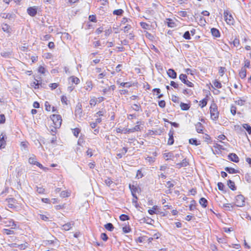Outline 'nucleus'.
I'll list each match as a JSON object with an SVG mask.
<instances>
[{"label":"nucleus","mask_w":251,"mask_h":251,"mask_svg":"<svg viewBox=\"0 0 251 251\" xmlns=\"http://www.w3.org/2000/svg\"><path fill=\"white\" fill-rule=\"evenodd\" d=\"M100 238H101L102 240H103L104 241H106L108 239L107 235L104 233L101 234Z\"/></svg>","instance_id":"63"},{"label":"nucleus","mask_w":251,"mask_h":251,"mask_svg":"<svg viewBox=\"0 0 251 251\" xmlns=\"http://www.w3.org/2000/svg\"><path fill=\"white\" fill-rule=\"evenodd\" d=\"M189 143L196 146L199 145V144L197 143V140L193 138L189 139Z\"/></svg>","instance_id":"56"},{"label":"nucleus","mask_w":251,"mask_h":251,"mask_svg":"<svg viewBox=\"0 0 251 251\" xmlns=\"http://www.w3.org/2000/svg\"><path fill=\"white\" fill-rule=\"evenodd\" d=\"M1 28L4 32L8 34H10L11 33V28L7 24H2L1 25Z\"/></svg>","instance_id":"11"},{"label":"nucleus","mask_w":251,"mask_h":251,"mask_svg":"<svg viewBox=\"0 0 251 251\" xmlns=\"http://www.w3.org/2000/svg\"><path fill=\"white\" fill-rule=\"evenodd\" d=\"M245 101L244 100H242L241 99H238V100L235 101V103L238 105H243L245 103Z\"/></svg>","instance_id":"46"},{"label":"nucleus","mask_w":251,"mask_h":251,"mask_svg":"<svg viewBox=\"0 0 251 251\" xmlns=\"http://www.w3.org/2000/svg\"><path fill=\"white\" fill-rule=\"evenodd\" d=\"M159 106L161 108H164L165 107L166 103L164 100H160L158 103Z\"/></svg>","instance_id":"64"},{"label":"nucleus","mask_w":251,"mask_h":251,"mask_svg":"<svg viewBox=\"0 0 251 251\" xmlns=\"http://www.w3.org/2000/svg\"><path fill=\"white\" fill-rule=\"evenodd\" d=\"M211 32L212 35L215 37H219L220 36V33L216 28H212L211 29Z\"/></svg>","instance_id":"20"},{"label":"nucleus","mask_w":251,"mask_h":251,"mask_svg":"<svg viewBox=\"0 0 251 251\" xmlns=\"http://www.w3.org/2000/svg\"><path fill=\"white\" fill-rule=\"evenodd\" d=\"M239 40L235 38L232 42V44L234 47H237L239 45Z\"/></svg>","instance_id":"58"},{"label":"nucleus","mask_w":251,"mask_h":251,"mask_svg":"<svg viewBox=\"0 0 251 251\" xmlns=\"http://www.w3.org/2000/svg\"><path fill=\"white\" fill-rule=\"evenodd\" d=\"M36 160V157L34 155H32L30 157H29L28 159V162L32 165H36V162H37Z\"/></svg>","instance_id":"31"},{"label":"nucleus","mask_w":251,"mask_h":251,"mask_svg":"<svg viewBox=\"0 0 251 251\" xmlns=\"http://www.w3.org/2000/svg\"><path fill=\"white\" fill-rule=\"evenodd\" d=\"M211 118L212 120H217L219 117V111L216 104L214 103L211 104L210 107Z\"/></svg>","instance_id":"1"},{"label":"nucleus","mask_w":251,"mask_h":251,"mask_svg":"<svg viewBox=\"0 0 251 251\" xmlns=\"http://www.w3.org/2000/svg\"><path fill=\"white\" fill-rule=\"evenodd\" d=\"M180 108L182 110H187L189 109L190 106L187 103L181 102L180 104Z\"/></svg>","instance_id":"33"},{"label":"nucleus","mask_w":251,"mask_h":251,"mask_svg":"<svg viewBox=\"0 0 251 251\" xmlns=\"http://www.w3.org/2000/svg\"><path fill=\"white\" fill-rule=\"evenodd\" d=\"M75 114L77 120H82L84 114L82 110V105L80 103H78L75 107Z\"/></svg>","instance_id":"2"},{"label":"nucleus","mask_w":251,"mask_h":251,"mask_svg":"<svg viewBox=\"0 0 251 251\" xmlns=\"http://www.w3.org/2000/svg\"><path fill=\"white\" fill-rule=\"evenodd\" d=\"M230 112L233 115H235L236 112V108L233 105H231L230 107Z\"/></svg>","instance_id":"55"},{"label":"nucleus","mask_w":251,"mask_h":251,"mask_svg":"<svg viewBox=\"0 0 251 251\" xmlns=\"http://www.w3.org/2000/svg\"><path fill=\"white\" fill-rule=\"evenodd\" d=\"M206 104H207V100L206 99H204L200 101V106L201 108L204 107L205 106H206Z\"/></svg>","instance_id":"41"},{"label":"nucleus","mask_w":251,"mask_h":251,"mask_svg":"<svg viewBox=\"0 0 251 251\" xmlns=\"http://www.w3.org/2000/svg\"><path fill=\"white\" fill-rule=\"evenodd\" d=\"M169 138L168 141V144L172 145L174 144L173 132L170 131L169 133Z\"/></svg>","instance_id":"24"},{"label":"nucleus","mask_w":251,"mask_h":251,"mask_svg":"<svg viewBox=\"0 0 251 251\" xmlns=\"http://www.w3.org/2000/svg\"><path fill=\"white\" fill-rule=\"evenodd\" d=\"M213 86H212V87H216L217 88H221L222 87V85L221 83V82L217 80H215L213 82Z\"/></svg>","instance_id":"29"},{"label":"nucleus","mask_w":251,"mask_h":251,"mask_svg":"<svg viewBox=\"0 0 251 251\" xmlns=\"http://www.w3.org/2000/svg\"><path fill=\"white\" fill-rule=\"evenodd\" d=\"M74 226V222H71L67 223L62 226V229L64 230L65 231H68L70 229L72 228V227Z\"/></svg>","instance_id":"9"},{"label":"nucleus","mask_w":251,"mask_h":251,"mask_svg":"<svg viewBox=\"0 0 251 251\" xmlns=\"http://www.w3.org/2000/svg\"><path fill=\"white\" fill-rule=\"evenodd\" d=\"M18 248L20 250H25L28 247V244L27 243H25V244H21V245H18Z\"/></svg>","instance_id":"47"},{"label":"nucleus","mask_w":251,"mask_h":251,"mask_svg":"<svg viewBox=\"0 0 251 251\" xmlns=\"http://www.w3.org/2000/svg\"><path fill=\"white\" fill-rule=\"evenodd\" d=\"M188 165V162L186 159H184L181 162L176 164V166L178 168H180L181 167H186Z\"/></svg>","instance_id":"19"},{"label":"nucleus","mask_w":251,"mask_h":251,"mask_svg":"<svg viewBox=\"0 0 251 251\" xmlns=\"http://www.w3.org/2000/svg\"><path fill=\"white\" fill-rule=\"evenodd\" d=\"M132 109L135 110V111H138L140 110V106L137 104H134L133 105V106H132Z\"/></svg>","instance_id":"57"},{"label":"nucleus","mask_w":251,"mask_h":251,"mask_svg":"<svg viewBox=\"0 0 251 251\" xmlns=\"http://www.w3.org/2000/svg\"><path fill=\"white\" fill-rule=\"evenodd\" d=\"M67 98L65 96H63L61 97V101L63 103L65 104H67Z\"/></svg>","instance_id":"61"},{"label":"nucleus","mask_w":251,"mask_h":251,"mask_svg":"<svg viewBox=\"0 0 251 251\" xmlns=\"http://www.w3.org/2000/svg\"><path fill=\"white\" fill-rule=\"evenodd\" d=\"M233 205L232 204L226 203L223 204V208L225 210L231 211L233 208Z\"/></svg>","instance_id":"22"},{"label":"nucleus","mask_w":251,"mask_h":251,"mask_svg":"<svg viewBox=\"0 0 251 251\" xmlns=\"http://www.w3.org/2000/svg\"><path fill=\"white\" fill-rule=\"evenodd\" d=\"M131 28V25L129 24H127L124 27V31L125 32H128V31L129 30H130Z\"/></svg>","instance_id":"51"},{"label":"nucleus","mask_w":251,"mask_h":251,"mask_svg":"<svg viewBox=\"0 0 251 251\" xmlns=\"http://www.w3.org/2000/svg\"><path fill=\"white\" fill-rule=\"evenodd\" d=\"M52 121L53 123L54 127L59 128L62 123V119L59 115H53L51 118Z\"/></svg>","instance_id":"3"},{"label":"nucleus","mask_w":251,"mask_h":251,"mask_svg":"<svg viewBox=\"0 0 251 251\" xmlns=\"http://www.w3.org/2000/svg\"><path fill=\"white\" fill-rule=\"evenodd\" d=\"M104 227L107 230L110 231H112L114 229V226L111 223H108L105 225Z\"/></svg>","instance_id":"35"},{"label":"nucleus","mask_w":251,"mask_h":251,"mask_svg":"<svg viewBox=\"0 0 251 251\" xmlns=\"http://www.w3.org/2000/svg\"><path fill=\"white\" fill-rule=\"evenodd\" d=\"M227 185L232 190H236V187L235 186L234 182L232 180H229L228 181Z\"/></svg>","instance_id":"30"},{"label":"nucleus","mask_w":251,"mask_h":251,"mask_svg":"<svg viewBox=\"0 0 251 251\" xmlns=\"http://www.w3.org/2000/svg\"><path fill=\"white\" fill-rule=\"evenodd\" d=\"M5 118L3 114L0 115V124H3L5 123Z\"/></svg>","instance_id":"62"},{"label":"nucleus","mask_w":251,"mask_h":251,"mask_svg":"<svg viewBox=\"0 0 251 251\" xmlns=\"http://www.w3.org/2000/svg\"><path fill=\"white\" fill-rule=\"evenodd\" d=\"M225 170L229 174H236L238 172L237 170L231 167H226L225 168Z\"/></svg>","instance_id":"27"},{"label":"nucleus","mask_w":251,"mask_h":251,"mask_svg":"<svg viewBox=\"0 0 251 251\" xmlns=\"http://www.w3.org/2000/svg\"><path fill=\"white\" fill-rule=\"evenodd\" d=\"M239 75L241 78H244L246 76V69L245 68H242L239 72Z\"/></svg>","instance_id":"26"},{"label":"nucleus","mask_w":251,"mask_h":251,"mask_svg":"<svg viewBox=\"0 0 251 251\" xmlns=\"http://www.w3.org/2000/svg\"><path fill=\"white\" fill-rule=\"evenodd\" d=\"M69 79L71 80V82L72 83H75V84H78L80 82L79 78L75 76H71L69 78Z\"/></svg>","instance_id":"28"},{"label":"nucleus","mask_w":251,"mask_h":251,"mask_svg":"<svg viewBox=\"0 0 251 251\" xmlns=\"http://www.w3.org/2000/svg\"><path fill=\"white\" fill-rule=\"evenodd\" d=\"M163 158L166 160H168L169 159H172V157H173V153L169 152H165L163 154Z\"/></svg>","instance_id":"21"},{"label":"nucleus","mask_w":251,"mask_h":251,"mask_svg":"<svg viewBox=\"0 0 251 251\" xmlns=\"http://www.w3.org/2000/svg\"><path fill=\"white\" fill-rule=\"evenodd\" d=\"M117 133L127 134L130 133V128H123L122 127H118L116 128Z\"/></svg>","instance_id":"14"},{"label":"nucleus","mask_w":251,"mask_h":251,"mask_svg":"<svg viewBox=\"0 0 251 251\" xmlns=\"http://www.w3.org/2000/svg\"><path fill=\"white\" fill-rule=\"evenodd\" d=\"M6 136L5 134L1 133L0 135V149L5 148L6 145Z\"/></svg>","instance_id":"7"},{"label":"nucleus","mask_w":251,"mask_h":251,"mask_svg":"<svg viewBox=\"0 0 251 251\" xmlns=\"http://www.w3.org/2000/svg\"><path fill=\"white\" fill-rule=\"evenodd\" d=\"M69 196H70V193L67 191H63L61 192V193H60V196L62 198H66V197H69Z\"/></svg>","instance_id":"42"},{"label":"nucleus","mask_w":251,"mask_h":251,"mask_svg":"<svg viewBox=\"0 0 251 251\" xmlns=\"http://www.w3.org/2000/svg\"><path fill=\"white\" fill-rule=\"evenodd\" d=\"M36 191L39 194H44L45 189L42 187H37Z\"/></svg>","instance_id":"53"},{"label":"nucleus","mask_w":251,"mask_h":251,"mask_svg":"<svg viewBox=\"0 0 251 251\" xmlns=\"http://www.w3.org/2000/svg\"><path fill=\"white\" fill-rule=\"evenodd\" d=\"M6 201L8 202V206L9 208L15 207L14 204L16 203V200L13 198L6 199Z\"/></svg>","instance_id":"12"},{"label":"nucleus","mask_w":251,"mask_h":251,"mask_svg":"<svg viewBox=\"0 0 251 251\" xmlns=\"http://www.w3.org/2000/svg\"><path fill=\"white\" fill-rule=\"evenodd\" d=\"M136 124H137V125L136 126H135L134 127L130 128V133L134 132L135 131H138L141 130L140 126L141 122H137L136 123Z\"/></svg>","instance_id":"18"},{"label":"nucleus","mask_w":251,"mask_h":251,"mask_svg":"<svg viewBox=\"0 0 251 251\" xmlns=\"http://www.w3.org/2000/svg\"><path fill=\"white\" fill-rule=\"evenodd\" d=\"M235 204L238 207L245 205V198L243 195H238L235 197Z\"/></svg>","instance_id":"5"},{"label":"nucleus","mask_w":251,"mask_h":251,"mask_svg":"<svg viewBox=\"0 0 251 251\" xmlns=\"http://www.w3.org/2000/svg\"><path fill=\"white\" fill-rule=\"evenodd\" d=\"M93 85L92 81L88 80L86 82L85 89L88 91H90L93 88Z\"/></svg>","instance_id":"16"},{"label":"nucleus","mask_w":251,"mask_h":251,"mask_svg":"<svg viewBox=\"0 0 251 251\" xmlns=\"http://www.w3.org/2000/svg\"><path fill=\"white\" fill-rule=\"evenodd\" d=\"M152 155H153V157L147 156V157H145V159L146 160V161L149 163L150 164H152V163L155 161L156 157L157 156L158 153L156 151H154L152 153Z\"/></svg>","instance_id":"8"},{"label":"nucleus","mask_w":251,"mask_h":251,"mask_svg":"<svg viewBox=\"0 0 251 251\" xmlns=\"http://www.w3.org/2000/svg\"><path fill=\"white\" fill-rule=\"evenodd\" d=\"M140 25L143 28L145 29H149L150 28V25L145 22L140 23Z\"/></svg>","instance_id":"39"},{"label":"nucleus","mask_w":251,"mask_h":251,"mask_svg":"<svg viewBox=\"0 0 251 251\" xmlns=\"http://www.w3.org/2000/svg\"><path fill=\"white\" fill-rule=\"evenodd\" d=\"M35 165L37 166L38 167H39L40 169L43 170L45 172H47L49 170V169L48 168L44 167L41 163H40L38 162H36Z\"/></svg>","instance_id":"40"},{"label":"nucleus","mask_w":251,"mask_h":251,"mask_svg":"<svg viewBox=\"0 0 251 251\" xmlns=\"http://www.w3.org/2000/svg\"><path fill=\"white\" fill-rule=\"evenodd\" d=\"M121 22H122V24H125L126 23H129L131 22V21L129 19H128L126 18H123Z\"/></svg>","instance_id":"54"},{"label":"nucleus","mask_w":251,"mask_h":251,"mask_svg":"<svg viewBox=\"0 0 251 251\" xmlns=\"http://www.w3.org/2000/svg\"><path fill=\"white\" fill-rule=\"evenodd\" d=\"M183 37L185 39H190L191 38L190 32L188 31H186L183 34Z\"/></svg>","instance_id":"52"},{"label":"nucleus","mask_w":251,"mask_h":251,"mask_svg":"<svg viewBox=\"0 0 251 251\" xmlns=\"http://www.w3.org/2000/svg\"><path fill=\"white\" fill-rule=\"evenodd\" d=\"M7 224L6 226H11V228H16L17 227L16 224L12 220H9L5 222Z\"/></svg>","instance_id":"23"},{"label":"nucleus","mask_w":251,"mask_h":251,"mask_svg":"<svg viewBox=\"0 0 251 251\" xmlns=\"http://www.w3.org/2000/svg\"><path fill=\"white\" fill-rule=\"evenodd\" d=\"M170 85L173 87L174 88H176V89H177L179 87V85L176 83V82H175V81H172L171 82V83H170Z\"/></svg>","instance_id":"60"},{"label":"nucleus","mask_w":251,"mask_h":251,"mask_svg":"<svg viewBox=\"0 0 251 251\" xmlns=\"http://www.w3.org/2000/svg\"><path fill=\"white\" fill-rule=\"evenodd\" d=\"M97 99L95 97L91 98L89 103L92 106H94L97 104Z\"/></svg>","instance_id":"36"},{"label":"nucleus","mask_w":251,"mask_h":251,"mask_svg":"<svg viewBox=\"0 0 251 251\" xmlns=\"http://www.w3.org/2000/svg\"><path fill=\"white\" fill-rule=\"evenodd\" d=\"M120 219L122 221H125L128 220L129 219V217L126 215L122 214L120 216Z\"/></svg>","instance_id":"44"},{"label":"nucleus","mask_w":251,"mask_h":251,"mask_svg":"<svg viewBox=\"0 0 251 251\" xmlns=\"http://www.w3.org/2000/svg\"><path fill=\"white\" fill-rule=\"evenodd\" d=\"M3 232L4 233L6 234V235H10L14 234V231L12 229H4Z\"/></svg>","instance_id":"43"},{"label":"nucleus","mask_w":251,"mask_h":251,"mask_svg":"<svg viewBox=\"0 0 251 251\" xmlns=\"http://www.w3.org/2000/svg\"><path fill=\"white\" fill-rule=\"evenodd\" d=\"M228 158L231 161L234 162L235 163H237L239 161V159L238 156L235 153H230L228 155Z\"/></svg>","instance_id":"10"},{"label":"nucleus","mask_w":251,"mask_h":251,"mask_svg":"<svg viewBox=\"0 0 251 251\" xmlns=\"http://www.w3.org/2000/svg\"><path fill=\"white\" fill-rule=\"evenodd\" d=\"M196 129L198 133H202L203 132V126L202 124L199 122L196 125Z\"/></svg>","instance_id":"25"},{"label":"nucleus","mask_w":251,"mask_h":251,"mask_svg":"<svg viewBox=\"0 0 251 251\" xmlns=\"http://www.w3.org/2000/svg\"><path fill=\"white\" fill-rule=\"evenodd\" d=\"M0 16L4 19H8L9 20H12L14 18V15L11 14L9 13H1Z\"/></svg>","instance_id":"15"},{"label":"nucleus","mask_w":251,"mask_h":251,"mask_svg":"<svg viewBox=\"0 0 251 251\" xmlns=\"http://www.w3.org/2000/svg\"><path fill=\"white\" fill-rule=\"evenodd\" d=\"M242 126L247 130L249 134H251V126L247 124H244L242 125Z\"/></svg>","instance_id":"34"},{"label":"nucleus","mask_w":251,"mask_h":251,"mask_svg":"<svg viewBox=\"0 0 251 251\" xmlns=\"http://www.w3.org/2000/svg\"><path fill=\"white\" fill-rule=\"evenodd\" d=\"M224 18L226 22L228 25H232L234 23V19L227 11H225L224 13Z\"/></svg>","instance_id":"4"},{"label":"nucleus","mask_w":251,"mask_h":251,"mask_svg":"<svg viewBox=\"0 0 251 251\" xmlns=\"http://www.w3.org/2000/svg\"><path fill=\"white\" fill-rule=\"evenodd\" d=\"M105 32V35L106 36H108L111 33H112V30L111 28H109L107 29H105L104 31Z\"/></svg>","instance_id":"59"},{"label":"nucleus","mask_w":251,"mask_h":251,"mask_svg":"<svg viewBox=\"0 0 251 251\" xmlns=\"http://www.w3.org/2000/svg\"><path fill=\"white\" fill-rule=\"evenodd\" d=\"M123 12H124V11L122 9H119L115 10L113 11V13L114 15H122Z\"/></svg>","instance_id":"38"},{"label":"nucleus","mask_w":251,"mask_h":251,"mask_svg":"<svg viewBox=\"0 0 251 251\" xmlns=\"http://www.w3.org/2000/svg\"><path fill=\"white\" fill-rule=\"evenodd\" d=\"M39 81V80L35 79V81L32 83L31 85L34 86L35 89L39 88V85H40Z\"/></svg>","instance_id":"49"},{"label":"nucleus","mask_w":251,"mask_h":251,"mask_svg":"<svg viewBox=\"0 0 251 251\" xmlns=\"http://www.w3.org/2000/svg\"><path fill=\"white\" fill-rule=\"evenodd\" d=\"M157 206H154L151 209H149L148 212L151 215H153L155 213V210L157 209Z\"/></svg>","instance_id":"48"},{"label":"nucleus","mask_w":251,"mask_h":251,"mask_svg":"<svg viewBox=\"0 0 251 251\" xmlns=\"http://www.w3.org/2000/svg\"><path fill=\"white\" fill-rule=\"evenodd\" d=\"M80 131V130L78 128H75L73 129V134L75 137L78 136Z\"/></svg>","instance_id":"45"},{"label":"nucleus","mask_w":251,"mask_h":251,"mask_svg":"<svg viewBox=\"0 0 251 251\" xmlns=\"http://www.w3.org/2000/svg\"><path fill=\"white\" fill-rule=\"evenodd\" d=\"M104 182L105 184L109 187L111 186L112 184H114L113 181L109 178H107L105 179Z\"/></svg>","instance_id":"37"},{"label":"nucleus","mask_w":251,"mask_h":251,"mask_svg":"<svg viewBox=\"0 0 251 251\" xmlns=\"http://www.w3.org/2000/svg\"><path fill=\"white\" fill-rule=\"evenodd\" d=\"M167 74L168 76L172 78H176V73L174 70L172 69H169L167 71Z\"/></svg>","instance_id":"13"},{"label":"nucleus","mask_w":251,"mask_h":251,"mask_svg":"<svg viewBox=\"0 0 251 251\" xmlns=\"http://www.w3.org/2000/svg\"><path fill=\"white\" fill-rule=\"evenodd\" d=\"M199 202L200 203V204L203 207H206V206H207V200L204 198H201L200 200V201H199Z\"/></svg>","instance_id":"32"},{"label":"nucleus","mask_w":251,"mask_h":251,"mask_svg":"<svg viewBox=\"0 0 251 251\" xmlns=\"http://www.w3.org/2000/svg\"><path fill=\"white\" fill-rule=\"evenodd\" d=\"M28 14L31 16H34L37 13V10L35 8L29 7L27 10Z\"/></svg>","instance_id":"17"},{"label":"nucleus","mask_w":251,"mask_h":251,"mask_svg":"<svg viewBox=\"0 0 251 251\" xmlns=\"http://www.w3.org/2000/svg\"><path fill=\"white\" fill-rule=\"evenodd\" d=\"M179 79L189 87H193V84L187 79V76L185 74H181L179 76Z\"/></svg>","instance_id":"6"},{"label":"nucleus","mask_w":251,"mask_h":251,"mask_svg":"<svg viewBox=\"0 0 251 251\" xmlns=\"http://www.w3.org/2000/svg\"><path fill=\"white\" fill-rule=\"evenodd\" d=\"M38 71L39 73L44 74L46 72V69L43 66H40L38 68Z\"/></svg>","instance_id":"50"}]
</instances>
